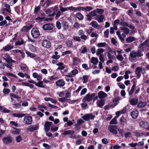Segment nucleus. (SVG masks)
I'll use <instances>...</instances> for the list:
<instances>
[{
    "mask_svg": "<svg viewBox=\"0 0 149 149\" xmlns=\"http://www.w3.org/2000/svg\"><path fill=\"white\" fill-rule=\"evenodd\" d=\"M143 55L141 50H139L137 52L132 51L130 53V56L129 58V60L131 62H133L134 61V58L137 57H139L142 56Z\"/></svg>",
    "mask_w": 149,
    "mask_h": 149,
    "instance_id": "1",
    "label": "nucleus"
},
{
    "mask_svg": "<svg viewBox=\"0 0 149 149\" xmlns=\"http://www.w3.org/2000/svg\"><path fill=\"white\" fill-rule=\"evenodd\" d=\"M53 10L52 13H54V15H56L55 18L58 19L61 15V11L58 10V5H56L52 8Z\"/></svg>",
    "mask_w": 149,
    "mask_h": 149,
    "instance_id": "2",
    "label": "nucleus"
},
{
    "mask_svg": "<svg viewBox=\"0 0 149 149\" xmlns=\"http://www.w3.org/2000/svg\"><path fill=\"white\" fill-rule=\"evenodd\" d=\"M96 95V94L95 93L92 94H88L86 95L84 98L82 99V101L84 102L86 100L88 102H89L92 100L93 98Z\"/></svg>",
    "mask_w": 149,
    "mask_h": 149,
    "instance_id": "3",
    "label": "nucleus"
},
{
    "mask_svg": "<svg viewBox=\"0 0 149 149\" xmlns=\"http://www.w3.org/2000/svg\"><path fill=\"white\" fill-rule=\"evenodd\" d=\"M108 128V130L111 133L115 134H118V132L117 130H118V127L117 125H109Z\"/></svg>",
    "mask_w": 149,
    "mask_h": 149,
    "instance_id": "4",
    "label": "nucleus"
},
{
    "mask_svg": "<svg viewBox=\"0 0 149 149\" xmlns=\"http://www.w3.org/2000/svg\"><path fill=\"white\" fill-rule=\"evenodd\" d=\"M31 35L34 38H37L40 35V32L37 28H33L31 31Z\"/></svg>",
    "mask_w": 149,
    "mask_h": 149,
    "instance_id": "5",
    "label": "nucleus"
},
{
    "mask_svg": "<svg viewBox=\"0 0 149 149\" xmlns=\"http://www.w3.org/2000/svg\"><path fill=\"white\" fill-rule=\"evenodd\" d=\"M95 116L92 114H87L82 117V118L86 121H88L90 120H93L95 118Z\"/></svg>",
    "mask_w": 149,
    "mask_h": 149,
    "instance_id": "6",
    "label": "nucleus"
},
{
    "mask_svg": "<svg viewBox=\"0 0 149 149\" xmlns=\"http://www.w3.org/2000/svg\"><path fill=\"white\" fill-rule=\"evenodd\" d=\"M70 93L68 91H67L65 94V97L58 98V100L59 101L62 102H65L67 100V98L70 97Z\"/></svg>",
    "mask_w": 149,
    "mask_h": 149,
    "instance_id": "7",
    "label": "nucleus"
},
{
    "mask_svg": "<svg viewBox=\"0 0 149 149\" xmlns=\"http://www.w3.org/2000/svg\"><path fill=\"white\" fill-rule=\"evenodd\" d=\"M24 121L25 124H30L32 121V118L31 116H25L24 117Z\"/></svg>",
    "mask_w": 149,
    "mask_h": 149,
    "instance_id": "8",
    "label": "nucleus"
},
{
    "mask_svg": "<svg viewBox=\"0 0 149 149\" xmlns=\"http://www.w3.org/2000/svg\"><path fill=\"white\" fill-rule=\"evenodd\" d=\"M53 27L54 26L52 24H45L42 27L43 29L45 30H52Z\"/></svg>",
    "mask_w": 149,
    "mask_h": 149,
    "instance_id": "9",
    "label": "nucleus"
},
{
    "mask_svg": "<svg viewBox=\"0 0 149 149\" xmlns=\"http://www.w3.org/2000/svg\"><path fill=\"white\" fill-rule=\"evenodd\" d=\"M143 71L142 69L141 68L139 67H137L135 70V74L137 76L138 78H139L141 76V73Z\"/></svg>",
    "mask_w": 149,
    "mask_h": 149,
    "instance_id": "10",
    "label": "nucleus"
},
{
    "mask_svg": "<svg viewBox=\"0 0 149 149\" xmlns=\"http://www.w3.org/2000/svg\"><path fill=\"white\" fill-rule=\"evenodd\" d=\"M39 126L38 124L31 125L27 128V130L29 131L32 132L38 129Z\"/></svg>",
    "mask_w": 149,
    "mask_h": 149,
    "instance_id": "11",
    "label": "nucleus"
},
{
    "mask_svg": "<svg viewBox=\"0 0 149 149\" xmlns=\"http://www.w3.org/2000/svg\"><path fill=\"white\" fill-rule=\"evenodd\" d=\"M139 114V112L136 109H134L133 111L131 112V115L132 118L134 119H136Z\"/></svg>",
    "mask_w": 149,
    "mask_h": 149,
    "instance_id": "12",
    "label": "nucleus"
},
{
    "mask_svg": "<svg viewBox=\"0 0 149 149\" xmlns=\"http://www.w3.org/2000/svg\"><path fill=\"white\" fill-rule=\"evenodd\" d=\"M52 122H47L45 124V130L46 132H48L49 130L50 127L52 126Z\"/></svg>",
    "mask_w": 149,
    "mask_h": 149,
    "instance_id": "13",
    "label": "nucleus"
},
{
    "mask_svg": "<svg viewBox=\"0 0 149 149\" xmlns=\"http://www.w3.org/2000/svg\"><path fill=\"white\" fill-rule=\"evenodd\" d=\"M42 44L43 47L46 48H49L51 47L50 42L47 40H43Z\"/></svg>",
    "mask_w": 149,
    "mask_h": 149,
    "instance_id": "14",
    "label": "nucleus"
},
{
    "mask_svg": "<svg viewBox=\"0 0 149 149\" xmlns=\"http://www.w3.org/2000/svg\"><path fill=\"white\" fill-rule=\"evenodd\" d=\"M104 17V16L102 15H98L96 17L95 19L97 20L98 22H103Z\"/></svg>",
    "mask_w": 149,
    "mask_h": 149,
    "instance_id": "15",
    "label": "nucleus"
},
{
    "mask_svg": "<svg viewBox=\"0 0 149 149\" xmlns=\"http://www.w3.org/2000/svg\"><path fill=\"white\" fill-rule=\"evenodd\" d=\"M12 140V138L11 137H7L3 139V141L5 144H8L10 143Z\"/></svg>",
    "mask_w": 149,
    "mask_h": 149,
    "instance_id": "16",
    "label": "nucleus"
},
{
    "mask_svg": "<svg viewBox=\"0 0 149 149\" xmlns=\"http://www.w3.org/2000/svg\"><path fill=\"white\" fill-rule=\"evenodd\" d=\"M56 86L59 87L63 86L65 84V82L63 79H60L56 82Z\"/></svg>",
    "mask_w": 149,
    "mask_h": 149,
    "instance_id": "17",
    "label": "nucleus"
},
{
    "mask_svg": "<svg viewBox=\"0 0 149 149\" xmlns=\"http://www.w3.org/2000/svg\"><path fill=\"white\" fill-rule=\"evenodd\" d=\"M126 110L127 108L126 107H125L120 111H117L116 113V117L118 118L121 114L125 113L126 111Z\"/></svg>",
    "mask_w": 149,
    "mask_h": 149,
    "instance_id": "18",
    "label": "nucleus"
},
{
    "mask_svg": "<svg viewBox=\"0 0 149 149\" xmlns=\"http://www.w3.org/2000/svg\"><path fill=\"white\" fill-rule=\"evenodd\" d=\"M105 102V100H98L97 102V106L100 108H102Z\"/></svg>",
    "mask_w": 149,
    "mask_h": 149,
    "instance_id": "19",
    "label": "nucleus"
},
{
    "mask_svg": "<svg viewBox=\"0 0 149 149\" xmlns=\"http://www.w3.org/2000/svg\"><path fill=\"white\" fill-rule=\"evenodd\" d=\"M138 100L135 98H131L129 100V102L130 104L132 105H135L137 104Z\"/></svg>",
    "mask_w": 149,
    "mask_h": 149,
    "instance_id": "20",
    "label": "nucleus"
},
{
    "mask_svg": "<svg viewBox=\"0 0 149 149\" xmlns=\"http://www.w3.org/2000/svg\"><path fill=\"white\" fill-rule=\"evenodd\" d=\"M90 25H91L93 27L96 29H99L100 28V25L96 21H92L90 24Z\"/></svg>",
    "mask_w": 149,
    "mask_h": 149,
    "instance_id": "21",
    "label": "nucleus"
},
{
    "mask_svg": "<svg viewBox=\"0 0 149 149\" xmlns=\"http://www.w3.org/2000/svg\"><path fill=\"white\" fill-rule=\"evenodd\" d=\"M147 104V103L146 102H143L142 101H140L138 103L137 107L140 108H142L146 106Z\"/></svg>",
    "mask_w": 149,
    "mask_h": 149,
    "instance_id": "22",
    "label": "nucleus"
},
{
    "mask_svg": "<svg viewBox=\"0 0 149 149\" xmlns=\"http://www.w3.org/2000/svg\"><path fill=\"white\" fill-rule=\"evenodd\" d=\"M98 97L100 99H102L106 97L107 96V94L102 91H101L98 93Z\"/></svg>",
    "mask_w": 149,
    "mask_h": 149,
    "instance_id": "23",
    "label": "nucleus"
},
{
    "mask_svg": "<svg viewBox=\"0 0 149 149\" xmlns=\"http://www.w3.org/2000/svg\"><path fill=\"white\" fill-rule=\"evenodd\" d=\"M148 125V123L146 121H141L139 123L140 125L145 128L147 127Z\"/></svg>",
    "mask_w": 149,
    "mask_h": 149,
    "instance_id": "24",
    "label": "nucleus"
},
{
    "mask_svg": "<svg viewBox=\"0 0 149 149\" xmlns=\"http://www.w3.org/2000/svg\"><path fill=\"white\" fill-rule=\"evenodd\" d=\"M12 115L15 117L20 118L26 115V114L24 113H14L12 114Z\"/></svg>",
    "mask_w": 149,
    "mask_h": 149,
    "instance_id": "25",
    "label": "nucleus"
},
{
    "mask_svg": "<svg viewBox=\"0 0 149 149\" xmlns=\"http://www.w3.org/2000/svg\"><path fill=\"white\" fill-rule=\"evenodd\" d=\"M13 46L10 45H8L5 47H3L1 49V51H9L10 50L13 48Z\"/></svg>",
    "mask_w": 149,
    "mask_h": 149,
    "instance_id": "26",
    "label": "nucleus"
},
{
    "mask_svg": "<svg viewBox=\"0 0 149 149\" xmlns=\"http://www.w3.org/2000/svg\"><path fill=\"white\" fill-rule=\"evenodd\" d=\"M32 26H24L23 27L21 31L22 32H26L28 31L30 29Z\"/></svg>",
    "mask_w": 149,
    "mask_h": 149,
    "instance_id": "27",
    "label": "nucleus"
},
{
    "mask_svg": "<svg viewBox=\"0 0 149 149\" xmlns=\"http://www.w3.org/2000/svg\"><path fill=\"white\" fill-rule=\"evenodd\" d=\"M136 38L134 37L130 36L126 38V41L127 42L130 43L135 40Z\"/></svg>",
    "mask_w": 149,
    "mask_h": 149,
    "instance_id": "28",
    "label": "nucleus"
},
{
    "mask_svg": "<svg viewBox=\"0 0 149 149\" xmlns=\"http://www.w3.org/2000/svg\"><path fill=\"white\" fill-rule=\"evenodd\" d=\"M91 63L93 64L94 65H97L98 62V60L97 58L93 57L91 58Z\"/></svg>",
    "mask_w": 149,
    "mask_h": 149,
    "instance_id": "29",
    "label": "nucleus"
},
{
    "mask_svg": "<svg viewBox=\"0 0 149 149\" xmlns=\"http://www.w3.org/2000/svg\"><path fill=\"white\" fill-rule=\"evenodd\" d=\"M13 128L15 130H12V134L16 135L19 134L20 132L21 131V129H17L14 127H13Z\"/></svg>",
    "mask_w": 149,
    "mask_h": 149,
    "instance_id": "30",
    "label": "nucleus"
},
{
    "mask_svg": "<svg viewBox=\"0 0 149 149\" xmlns=\"http://www.w3.org/2000/svg\"><path fill=\"white\" fill-rule=\"evenodd\" d=\"M4 5L5 8H4V10L9 13H10L11 10L10 5L8 4L5 3H4Z\"/></svg>",
    "mask_w": 149,
    "mask_h": 149,
    "instance_id": "31",
    "label": "nucleus"
},
{
    "mask_svg": "<svg viewBox=\"0 0 149 149\" xmlns=\"http://www.w3.org/2000/svg\"><path fill=\"white\" fill-rule=\"evenodd\" d=\"M73 63L74 65L77 64L78 63L80 62V59L78 57H74L73 58Z\"/></svg>",
    "mask_w": 149,
    "mask_h": 149,
    "instance_id": "32",
    "label": "nucleus"
},
{
    "mask_svg": "<svg viewBox=\"0 0 149 149\" xmlns=\"http://www.w3.org/2000/svg\"><path fill=\"white\" fill-rule=\"evenodd\" d=\"M74 131L72 130L65 131L63 132V134L65 136L68 135H72L74 134Z\"/></svg>",
    "mask_w": 149,
    "mask_h": 149,
    "instance_id": "33",
    "label": "nucleus"
},
{
    "mask_svg": "<svg viewBox=\"0 0 149 149\" xmlns=\"http://www.w3.org/2000/svg\"><path fill=\"white\" fill-rule=\"evenodd\" d=\"M46 14L47 16L52 17L54 16V13H52L51 10H45Z\"/></svg>",
    "mask_w": 149,
    "mask_h": 149,
    "instance_id": "34",
    "label": "nucleus"
},
{
    "mask_svg": "<svg viewBox=\"0 0 149 149\" xmlns=\"http://www.w3.org/2000/svg\"><path fill=\"white\" fill-rule=\"evenodd\" d=\"M120 29L121 30L123 31V32L126 34H128L129 33V29L127 28L120 27Z\"/></svg>",
    "mask_w": 149,
    "mask_h": 149,
    "instance_id": "35",
    "label": "nucleus"
},
{
    "mask_svg": "<svg viewBox=\"0 0 149 149\" xmlns=\"http://www.w3.org/2000/svg\"><path fill=\"white\" fill-rule=\"evenodd\" d=\"M136 85L135 84V82H134V84L132 86L131 89L129 91V94L130 95H132L134 93V91Z\"/></svg>",
    "mask_w": 149,
    "mask_h": 149,
    "instance_id": "36",
    "label": "nucleus"
},
{
    "mask_svg": "<svg viewBox=\"0 0 149 149\" xmlns=\"http://www.w3.org/2000/svg\"><path fill=\"white\" fill-rule=\"evenodd\" d=\"M149 40L148 39L146 40L144 42H143L141 45L144 47H148V48H147V50H149Z\"/></svg>",
    "mask_w": 149,
    "mask_h": 149,
    "instance_id": "37",
    "label": "nucleus"
},
{
    "mask_svg": "<svg viewBox=\"0 0 149 149\" xmlns=\"http://www.w3.org/2000/svg\"><path fill=\"white\" fill-rule=\"evenodd\" d=\"M117 117H115L113 118L112 119V120L110 122L109 124H114L115 125L117 124Z\"/></svg>",
    "mask_w": 149,
    "mask_h": 149,
    "instance_id": "38",
    "label": "nucleus"
},
{
    "mask_svg": "<svg viewBox=\"0 0 149 149\" xmlns=\"http://www.w3.org/2000/svg\"><path fill=\"white\" fill-rule=\"evenodd\" d=\"M63 65V64L62 63H59L56 64V65L59 66L58 68V70H62L64 69L65 67Z\"/></svg>",
    "mask_w": 149,
    "mask_h": 149,
    "instance_id": "39",
    "label": "nucleus"
},
{
    "mask_svg": "<svg viewBox=\"0 0 149 149\" xmlns=\"http://www.w3.org/2000/svg\"><path fill=\"white\" fill-rule=\"evenodd\" d=\"M76 17L79 20H81L83 19V15L79 13H78L76 14Z\"/></svg>",
    "mask_w": 149,
    "mask_h": 149,
    "instance_id": "40",
    "label": "nucleus"
},
{
    "mask_svg": "<svg viewBox=\"0 0 149 149\" xmlns=\"http://www.w3.org/2000/svg\"><path fill=\"white\" fill-rule=\"evenodd\" d=\"M52 0H47L46 2L45 3L44 6L45 7H47L49 5L52 3Z\"/></svg>",
    "mask_w": 149,
    "mask_h": 149,
    "instance_id": "41",
    "label": "nucleus"
},
{
    "mask_svg": "<svg viewBox=\"0 0 149 149\" xmlns=\"http://www.w3.org/2000/svg\"><path fill=\"white\" fill-rule=\"evenodd\" d=\"M36 85L39 87L45 88V86L43 85V82L42 81H40L38 83H36Z\"/></svg>",
    "mask_w": 149,
    "mask_h": 149,
    "instance_id": "42",
    "label": "nucleus"
},
{
    "mask_svg": "<svg viewBox=\"0 0 149 149\" xmlns=\"http://www.w3.org/2000/svg\"><path fill=\"white\" fill-rule=\"evenodd\" d=\"M104 51V50L102 48L98 49L97 50L96 54L97 55H99L101 53L103 52Z\"/></svg>",
    "mask_w": 149,
    "mask_h": 149,
    "instance_id": "43",
    "label": "nucleus"
},
{
    "mask_svg": "<svg viewBox=\"0 0 149 149\" xmlns=\"http://www.w3.org/2000/svg\"><path fill=\"white\" fill-rule=\"evenodd\" d=\"M62 26L65 30L68 29L69 27V25L68 22H63Z\"/></svg>",
    "mask_w": 149,
    "mask_h": 149,
    "instance_id": "44",
    "label": "nucleus"
},
{
    "mask_svg": "<svg viewBox=\"0 0 149 149\" xmlns=\"http://www.w3.org/2000/svg\"><path fill=\"white\" fill-rule=\"evenodd\" d=\"M95 10L96 11V13L100 14H103L104 11V10L102 9L97 8Z\"/></svg>",
    "mask_w": 149,
    "mask_h": 149,
    "instance_id": "45",
    "label": "nucleus"
},
{
    "mask_svg": "<svg viewBox=\"0 0 149 149\" xmlns=\"http://www.w3.org/2000/svg\"><path fill=\"white\" fill-rule=\"evenodd\" d=\"M83 83H85L87 82L88 78V75H84L83 76Z\"/></svg>",
    "mask_w": 149,
    "mask_h": 149,
    "instance_id": "46",
    "label": "nucleus"
},
{
    "mask_svg": "<svg viewBox=\"0 0 149 149\" xmlns=\"http://www.w3.org/2000/svg\"><path fill=\"white\" fill-rule=\"evenodd\" d=\"M38 107L39 108V110L42 112H44V110L43 109H46V107L44 105H38Z\"/></svg>",
    "mask_w": 149,
    "mask_h": 149,
    "instance_id": "47",
    "label": "nucleus"
},
{
    "mask_svg": "<svg viewBox=\"0 0 149 149\" xmlns=\"http://www.w3.org/2000/svg\"><path fill=\"white\" fill-rule=\"evenodd\" d=\"M116 57L117 59L120 61H122L124 59V58L121 54L116 55Z\"/></svg>",
    "mask_w": 149,
    "mask_h": 149,
    "instance_id": "48",
    "label": "nucleus"
},
{
    "mask_svg": "<svg viewBox=\"0 0 149 149\" xmlns=\"http://www.w3.org/2000/svg\"><path fill=\"white\" fill-rule=\"evenodd\" d=\"M96 11L95 10H93V11L89 13V15L93 17L94 16H97L96 14Z\"/></svg>",
    "mask_w": 149,
    "mask_h": 149,
    "instance_id": "49",
    "label": "nucleus"
},
{
    "mask_svg": "<svg viewBox=\"0 0 149 149\" xmlns=\"http://www.w3.org/2000/svg\"><path fill=\"white\" fill-rule=\"evenodd\" d=\"M59 8L60 10V11H61V12H63L67 11L68 10V7H67L66 8H63L61 6H60Z\"/></svg>",
    "mask_w": 149,
    "mask_h": 149,
    "instance_id": "50",
    "label": "nucleus"
},
{
    "mask_svg": "<svg viewBox=\"0 0 149 149\" xmlns=\"http://www.w3.org/2000/svg\"><path fill=\"white\" fill-rule=\"evenodd\" d=\"M120 122L122 124L124 125L126 122V119L124 117H122L120 119Z\"/></svg>",
    "mask_w": 149,
    "mask_h": 149,
    "instance_id": "51",
    "label": "nucleus"
},
{
    "mask_svg": "<svg viewBox=\"0 0 149 149\" xmlns=\"http://www.w3.org/2000/svg\"><path fill=\"white\" fill-rule=\"evenodd\" d=\"M106 45V42H100L98 43L97 46L99 47H103L105 46Z\"/></svg>",
    "mask_w": 149,
    "mask_h": 149,
    "instance_id": "52",
    "label": "nucleus"
},
{
    "mask_svg": "<svg viewBox=\"0 0 149 149\" xmlns=\"http://www.w3.org/2000/svg\"><path fill=\"white\" fill-rule=\"evenodd\" d=\"M66 44L68 47H71L72 45V42L71 41L68 40L67 41Z\"/></svg>",
    "mask_w": 149,
    "mask_h": 149,
    "instance_id": "53",
    "label": "nucleus"
},
{
    "mask_svg": "<svg viewBox=\"0 0 149 149\" xmlns=\"http://www.w3.org/2000/svg\"><path fill=\"white\" fill-rule=\"evenodd\" d=\"M73 39L76 42H80L81 40L80 37L78 36H74Z\"/></svg>",
    "mask_w": 149,
    "mask_h": 149,
    "instance_id": "54",
    "label": "nucleus"
},
{
    "mask_svg": "<svg viewBox=\"0 0 149 149\" xmlns=\"http://www.w3.org/2000/svg\"><path fill=\"white\" fill-rule=\"evenodd\" d=\"M120 25L125 26H129V24L126 22L122 21L120 22Z\"/></svg>",
    "mask_w": 149,
    "mask_h": 149,
    "instance_id": "55",
    "label": "nucleus"
},
{
    "mask_svg": "<svg viewBox=\"0 0 149 149\" xmlns=\"http://www.w3.org/2000/svg\"><path fill=\"white\" fill-rule=\"evenodd\" d=\"M78 72V71L77 69H74L71 71V73L74 76H75Z\"/></svg>",
    "mask_w": 149,
    "mask_h": 149,
    "instance_id": "56",
    "label": "nucleus"
},
{
    "mask_svg": "<svg viewBox=\"0 0 149 149\" xmlns=\"http://www.w3.org/2000/svg\"><path fill=\"white\" fill-rule=\"evenodd\" d=\"M68 10H71L72 11H76L78 10V7H75L72 6L68 7Z\"/></svg>",
    "mask_w": 149,
    "mask_h": 149,
    "instance_id": "57",
    "label": "nucleus"
},
{
    "mask_svg": "<svg viewBox=\"0 0 149 149\" xmlns=\"http://www.w3.org/2000/svg\"><path fill=\"white\" fill-rule=\"evenodd\" d=\"M118 86L121 89H124L125 88V85L121 83H119L118 84Z\"/></svg>",
    "mask_w": 149,
    "mask_h": 149,
    "instance_id": "58",
    "label": "nucleus"
},
{
    "mask_svg": "<svg viewBox=\"0 0 149 149\" xmlns=\"http://www.w3.org/2000/svg\"><path fill=\"white\" fill-rule=\"evenodd\" d=\"M104 57L103 54H101L99 57V59L100 60L102 63H104Z\"/></svg>",
    "mask_w": 149,
    "mask_h": 149,
    "instance_id": "59",
    "label": "nucleus"
},
{
    "mask_svg": "<svg viewBox=\"0 0 149 149\" xmlns=\"http://www.w3.org/2000/svg\"><path fill=\"white\" fill-rule=\"evenodd\" d=\"M109 30L108 29H107L104 32V36L106 38H108L109 35Z\"/></svg>",
    "mask_w": 149,
    "mask_h": 149,
    "instance_id": "60",
    "label": "nucleus"
},
{
    "mask_svg": "<svg viewBox=\"0 0 149 149\" xmlns=\"http://www.w3.org/2000/svg\"><path fill=\"white\" fill-rule=\"evenodd\" d=\"M56 26L58 29H60L61 28V24L59 21H57L56 24Z\"/></svg>",
    "mask_w": 149,
    "mask_h": 149,
    "instance_id": "61",
    "label": "nucleus"
},
{
    "mask_svg": "<svg viewBox=\"0 0 149 149\" xmlns=\"http://www.w3.org/2000/svg\"><path fill=\"white\" fill-rule=\"evenodd\" d=\"M57 95H58L59 97L62 98L64 97L65 93L63 91H61L57 93Z\"/></svg>",
    "mask_w": 149,
    "mask_h": 149,
    "instance_id": "62",
    "label": "nucleus"
},
{
    "mask_svg": "<svg viewBox=\"0 0 149 149\" xmlns=\"http://www.w3.org/2000/svg\"><path fill=\"white\" fill-rule=\"evenodd\" d=\"M10 91V90L8 88H4L3 90V93L6 94L9 93Z\"/></svg>",
    "mask_w": 149,
    "mask_h": 149,
    "instance_id": "63",
    "label": "nucleus"
},
{
    "mask_svg": "<svg viewBox=\"0 0 149 149\" xmlns=\"http://www.w3.org/2000/svg\"><path fill=\"white\" fill-rule=\"evenodd\" d=\"M73 27L74 28L78 29L79 28L80 26L78 23L75 22L74 24Z\"/></svg>",
    "mask_w": 149,
    "mask_h": 149,
    "instance_id": "64",
    "label": "nucleus"
}]
</instances>
